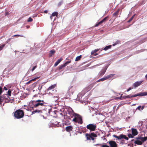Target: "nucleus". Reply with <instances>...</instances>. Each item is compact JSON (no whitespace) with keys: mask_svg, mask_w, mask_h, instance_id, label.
<instances>
[{"mask_svg":"<svg viewBox=\"0 0 147 147\" xmlns=\"http://www.w3.org/2000/svg\"><path fill=\"white\" fill-rule=\"evenodd\" d=\"M24 116V112L22 110L18 109L14 113V116L17 119L22 118Z\"/></svg>","mask_w":147,"mask_h":147,"instance_id":"nucleus-1","label":"nucleus"},{"mask_svg":"<svg viewBox=\"0 0 147 147\" xmlns=\"http://www.w3.org/2000/svg\"><path fill=\"white\" fill-rule=\"evenodd\" d=\"M136 140H135L134 143L138 145H141L143 143L147 140V137H136Z\"/></svg>","mask_w":147,"mask_h":147,"instance_id":"nucleus-2","label":"nucleus"},{"mask_svg":"<svg viewBox=\"0 0 147 147\" xmlns=\"http://www.w3.org/2000/svg\"><path fill=\"white\" fill-rule=\"evenodd\" d=\"M85 136L87 140H90L91 139L92 140H94L95 139L94 138L96 137L97 135L94 132H92L89 134L86 133L85 134Z\"/></svg>","mask_w":147,"mask_h":147,"instance_id":"nucleus-3","label":"nucleus"},{"mask_svg":"<svg viewBox=\"0 0 147 147\" xmlns=\"http://www.w3.org/2000/svg\"><path fill=\"white\" fill-rule=\"evenodd\" d=\"M72 121L75 123H78L80 124H82L83 121L81 116L78 114L73 119Z\"/></svg>","mask_w":147,"mask_h":147,"instance_id":"nucleus-4","label":"nucleus"},{"mask_svg":"<svg viewBox=\"0 0 147 147\" xmlns=\"http://www.w3.org/2000/svg\"><path fill=\"white\" fill-rule=\"evenodd\" d=\"M147 95V92H140L139 93L134 95H131V94H129L126 96V97L127 98H131L132 97H134L137 96H146Z\"/></svg>","mask_w":147,"mask_h":147,"instance_id":"nucleus-5","label":"nucleus"},{"mask_svg":"<svg viewBox=\"0 0 147 147\" xmlns=\"http://www.w3.org/2000/svg\"><path fill=\"white\" fill-rule=\"evenodd\" d=\"M113 136L114 137L116 138V140L118 139L119 140L124 139L127 140L129 139L125 135L123 134H121L119 136H117L115 134L113 135Z\"/></svg>","mask_w":147,"mask_h":147,"instance_id":"nucleus-6","label":"nucleus"},{"mask_svg":"<svg viewBox=\"0 0 147 147\" xmlns=\"http://www.w3.org/2000/svg\"><path fill=\"white\" fill-rule=\"evenodd\" d=\"M89 130L90 132L95 131L96 128V124H90L87 125L86 127Z\"/></svg>","mask_w":147,"mask_h":147,"instance_id":"nucleus-7","label":"nucleus"},{"mask_svg":"<svg viewBox=\"0 0 147 147\" xmlns=\"http://www.w3.org/2000/svg\"><path fill=\"white\" fill-rule=\"evenodd\" d=\"M35 103H34V107H36L40 105L43 106L44 105V102L43 100H38L35 101Z\"/></svg>","mask_w":147,"mask_h":147,"instance_id":"nucleus-8","label":"nucleus"},{"mask_svg":"<svg viewBox=\"0 0 147 147\" xmlns=\"http://www.w3.org/2000/svg\"><path fill=\"white\" fill-rule=\"evenodd\" d=\"M68 114L71 117H75L77 114L75 113L71 108L68 110Z\"/></svg>","mask_w":147,"mask_h":147,"instance_id":"nucleus-9","label":"nucleus"},{"mask_svg":"<svg viewBox=\"0 0 147 147\" xmlns=\"http://www.w3.org/2000/svg\"><path fill=\"white\" fill-rule=\"evenodd\" d=\"M108 16H107L104 18L102 20L100 21V22L97 23L94 26V27H96L100 25L102 23L107 21L108 19Z\"/></svg>","mask_w":147,"mask_h":147,"instance_id":"nucleus-10","label":"nucleus"},{"mask_svg":"<svg viewBox=\"0 0 147 147\" xmlns=\"http://www.w3.org/2000/svg\"><path fill=\"white\" fill-rule=\"evenodd\" d=\"M107 143L109 144L111 147H117V144L115 141L111 140L108 142Z\"/></svg>","mask_w":147,"mask_h":147,"instance_id":"nucleus-11","label":"nucleus"},{"mask_svg":"<svg viewBox=\"0 0 147 147\" xmlns=\"http://www.w3.org/2000/svg\"><path fill=\"white\" fill-rule=\"evenodd\" d=\"M10 98L7 94H4V100H5V102H9L10 101Z\"/></svg>","mask_w":147,"mask_h":147,"instance_id":"nucleus-12","label":"nucleus"},{"mask_svg":"<svg viewBox=\"0 0 147 147\" xmlns=\"http://www.w3.org/2000/svg\"><path fill=\"white\" fill-rule=\"evenodd\" d=\"M71 61H66L64 64L63 65H62L60 66H59V70H61L62 69L63 67H64L67 65V64L70 63Z\"/></svg>","mask_w":147,"mask_h":147,"instance_id":"nucleus-13","label":"nucleus"},{"mask_svg":"<svg viewBox=\"0 0 147 147\" xmlns=\"http://www.w3.org/2000/svg\"><path fill=\"white\" fill-rule=\"evenodd\" d=\"M142 82V81H141L136 82L134 83L133 86L135 88H136L140 86Z\"/></svg>","mask_w":147,"mask_h":147,"instance_id":"nucleus-14","label":"nucleus"},{"mask_svg":"<svg viewBox=\"0 0 147 147\" xmlns=\"http://www.w3.org/2000/svg\"><path fill=\"white\" fill-rule=\"evenodd\" d=\"M131 133L133 135L135 136L138 134V132L137 129H136L132 128L131 129Z\"/></svg>","mask_w":147,"mask_h":147,"instance_id":"nucleus-15","label":"nucleus"},{"mask_svg":"<svg viewBox=\"0 0 147 147\" xmlns=\"http://www.w3.org/2000/svg\"><path fill=\"white\" fill-rule=\"evenodd\" d=\"M73 127L72 126H69L66 127L65 130L67 131L70 132L72 130Z\"/></svg>","mask_w":147,"mask_h":147,"instance_id":"nucleus-16","label":"nucleus"},{"mask_svg":"<svg viewBox=\"0 0 147 147\" xmlns=\"http://www.w3.org/2000/svg\"><path fill=\"white\" fill-rule=\"evenodd\" d=\"M106 69H102L100 71L99 73V76H101L103 75L105 73Z\"/></svg>","mask_w":147,"mask_h":147,"instance_id":"nucleus-17","label":"nucleus"},{"mask_svg":"<svg viewBox=\"0 0 147 147\" xmlns=\"http://www.w3.org/2000/svg\"><path fill=\"white\" fill-rule=\"evenodd\" d=\"M56 86V84H54L52 85L51 86L48 88L47 89V91H49L53 89Z\"/></svg>","mask_w":147,"mask_h":147,"instance_id":"nucleus-18","label":"nucleus"},{"mask_svg":"<svg viewBox=\"0 0 147 147\" xmlns=\"http://www.w3.org/2000/svg\"><path fill=\"white\" fill-rule=\"evenodd\" d=\"M62 60V58H60L54 64V66H56Z\"/></svg>","mask_w":147,"mask_h":147,"instance_id":"nucleus-19","label":"nucleus"},{"mask_svg":"<svg viewBox=\"0 0 147 147\" xmlns=\"http://www.w3.org/2000/svg\"><path fill=\"white\" fill-rule=\"evenodd\" d=\"M42 113V111L41 110H36L33 111L32 113V114H34L36 113Z\"/></svg>","mask_w":147,"mask_h":147,"instance_id":"nucleus-20","label":"nucleus"},{"mask_svg":"<svg viewBox=\"0 0 147 147\" xmlns=\"http://www.w3.org/2000/svg\"><path fill=\"white\" fill-rule=\"evenodd\" d=\"M107 79V78L106 77V76L104 77L103 78L100 79L98 80L97 81V82H99L100 81H104L105 80H106Z\"/></svg>","mask_w":147,"mask_h":147,"instance_id":"nucleus-21","label":"nucleus"},{"mask_svg":"<svg viewBox=\"0 0 147 147\" xmlns=\"http://www.w3.org/2000/svg\"><path fill=\"white\" fill-rule=\"evenodd\" d=\"M111 45H108V46H106L103 49L104 50L106 51L109 49L111 48Z\"/></svg>","mask_w":147,"mask_h":147,"instance_id":"nucleus-22","label":"nucleus"},{"mask_svg":"<svg viewBox=\"0 0 147 147\" xmlns=\"http://www.w3.org/2000/svg\"><path fill=\"white\" fill-rule=\"evenodd\" d=\"M38 77H37V78H34V79H33L31 80H30L28 82H27L26 83V84H29L32 81H35L36 80V79H38Z\"/></svg>","mask_w":147,"mask_h":147,"instance_id":"nucleus-23","label":"nucleus"},{"mask_svg":"<svg viewBox=\"0 0 147 147\" xmlns=\"http://www.w3.org/2000/svg\"><path fill=\"white\" fill-rule=\"evenodd\" d=\"M99 50V49H95L94 50L92 51L91 53V55L94 54V53H96Z\"/></svg>","mask_w":147,"mask_h":147,"instance_id":"nucleus-24","label":"nucleus"},{"mask_svg":"<svg viewBox=\"0 0 147 147\" xmlns=\"http://www.w3.org/2000/svg\"><path fill=\"white\" fill-rule=\"evenodd\" d=\"M119 11V9H118L116 11L114 12L113 14V15L114 16H117Z\"/></svg>","mask_w":147,"mask_h":147,"instance_id":"nucleus-25","label":"nucleus"},{"mask_svg":"<svg viewBox=\"0 0 147 147\" xmlns=\"http://www.w3.org/2000/svg\"><path fill=\"white\" fill-rule=\"evenodd\" d=\"M115 75L114 74H109L107 76H106V77L107 78V79H108L109 78H111L112 77L114 76Z\"/></svg>","mask_w":147,"mask_h":147,"instance_id":"nucleus-26","label":"nucleus"},{"mask_svg":"<svg viewBox=\"0 0 147 147\" xmlns=\"http://www.w3.org/2000/svg\"><path fill=\"white\" fill-rule=\"evenodd\" d=\"M82 57V55H80L78 56L75 59L76 61H78L80 60Z\"/></svg>","mask_w":147,"mask_h":147,"instance_id":"nucleus-27","label":"nucleus"},{"mask_svg":"<svg viewBox=\"0 0 147 147\" xmlns=\"http://www.w3.org/2000/svg\"><path fill=\"white\" fill-rule=\"evenodd\" d=\"M58 13L57 12H53L52 13V16H56L57 17V16L58 15Z\"/></svg>","mask_w":147,"mask_h":147,"instance_id":"nucleus-28","label":"nucleus"},{"mask_svg":"<svg viewBox=\"0 0 147 147\" xmlns=\"http://www.w3.org/2000/svg\"><path fill=\"white\" fill-rule=\"evenodd\" d=\"M120 42H121L120 40H118L114 44H113V46H115L117 44L120 43Z\"/></svg>","mask_w":147,"mask_h":147,"instance_id":"nucleus-29","label":"nucleus"},{"mask_svg":"<svg viewBox=\"0 0 147 147\" xmlns=\"http://www.w3.org/2000/svg\"><path fill=\"white\" fill-rule=\"evenodd\" d=\"M5 45V44H4L0 46V51L2 50L3 49Z\"/></svg>","mask_w":147,"mask_h":147,"instance_id":"nucleus-30","label":"nucleus"},{"mask_svg":"<svg viewBox=\"0 0 147 147\" xmlns=\"http://www.w3.org/2000/svg\"><path fill=\"white\" fill-rule=\"evenodd\" d=\"M135 14L132 17L129 19V20L128 21V22H130L134 18L135 16Z\"/></svg>","mask_w":147,"mask_h":147,"instance_id":"nucleus-31","label":"nucleus"},{"mask_svg":"<svg viewBox=\"0 0 147 147\" xmlns=\"http://www.w3.org/2000/svg\"><path fill=\"white\" fill-rule=\"evenodd\" d=\"M8 96H11V91L10 90H9L7 92V93L6 94Z\"/></svg>","mask_w":147,"mask_h":147,"instance_id":"nucleus-32","label":"nucleus"},{"mask_svg":"<svg viewBox=\"0 0 147 147\" xmlns=\"http://www.w3.org/2000/svg\"><path fill=\"white\" fill-rule=\"evenodd\" d=\"M60 123V122H58L57 124H55V127H61V124H59Z\"/></svg>","mask_w":147,"mask_h":147,"instance_id":"nucleus-33","label":"nucleus"},{"mask_svg":"<svg viewBox=\"0 0 147 147\" xmlns=\"http://www.w3.org/2000/svg\"><path fill=\"white\" fill-rule=\"evenodd\" d=\"M55 52V51L53 49L50 51V53H51L52 55L54 54Z\"/></svg>","mask_w":147,"mask_h":147,"instance_id":"nucleus-34","label":"nucleus"},{"mask_svg":"<svg viewBox=\"0 0 147 147\" xmlns=\"http://www.w3.org/2000/svg\"><path fill=\"white\" fill-rule=\"evenodd\" d=\"M134 136L133 135L131 134H128V136L129 137V138H133L134 137Z\"/></svg>","mask_w":147,"mask_h":147,"instance_id":"nucleus-35","label":"nucleus"},{"mask_svg":"<svg viewBox=\"0 0 147 147\" xmlns=\"http://www.w3.org/2000/svg\"><path fill=\"white\" fill-rule=\"evenodd\" d=\"M33 21V19H32V18L30 17L28 19V20L27 21L28 22H32V21Z\"/></svg>","mask_w":147,"mask_h":147,"instance_id":"nucleus-36","label":"nucleus"},{"mask_svg":"<svg viewBox=\"0 0 147 147\" xmlns=\"http://www.w3.org/2000/svg\"><path fill=\"white\" fill-rule=\"evenodd\" d=\"M19 36L23 37V36H21L20 35H15L12 36V37H18Z\"/></svg>","mask_w":147,"mask_h":147,"instance_id":"nucleus-37","label":"nucleus"},{"mask_svg":"<svg viewBox=\"0 0 147 147\" xmlns=\"http://www.w3.org/2000/svg\"><path fill=\"white\" fill-rule=\"evenodd\" d=\"M37 67V65H36L35 66H34L33 67V68L32 70V71H33Z\"/></svg>","mask_w":147,"mask_h":147,"instance_id":"nucleus-38","label":"nucleus"},{"mask_svg":"<svg viewBox=\"0 0 147 147\" xmlns=\"http://www.w3.org/2000/svg\"><path fill=\"white\" fill-rule=\"evenodd\" d=\"M3 92V89L0 86V95Z\"/></svg>","mask_w":147,"mask_h":147,"instance_id":"nucleus-39","label":"nucleus"},{"mask_svg":"<svg viewBox=\"0 0 147 147\" xmlns=\"http://www.w3.org/2000/svg\"><path fill=\"white\" fill-rule=\"evenodd\" d=\"M101 147H110L108 145L106 144L102 145L101 146Z\"/></svg>","mask_w":147,"mask_h":147,"instance_id":"nucleus-40","label":"nucleus"},{"mask_svg":"<svg viewBox=\"0 0 147 147\" xmlns=\"http://www.w3.org/2000/svg\"><path fill=\"white\" fill-rule=\"evenodd\" d=\"M63 1H61L58 4V6H60L63 3Z\"/></svg>","mask_w":147,"mask_h":147,"instance_id":"nucleus-41","label":"nucleus"},{"mask_svg":"<svg viewBox=\"0 0 147 147\" xmlns=\"http://www.w3.org/2000/svg\"><path fill=\"white\" fill-rule=\"evenodd\" d=\"M38 83L37 82H36L34 83L33 84V85L34 86V87L36 86V85L37 84H38Z\"/></svg>","mask_w":147,"mask_h":147,"instance_id":"nucleus-42","label":"nucleus"},{"mask_svg":"<svg viewBox=\"0 0 147 147\" xmlns=\"http://www.w3.org/2000/svg\"><path fill=\"white\" fill-rule=\"evenodd\" d=\"M42 86H39L38 88V89L39 90H40L42 88Z\"/></svg>","mask_w":147,"mask_h":147,"instance_id":"nucleus-43","label":"nucleus"},{"mask_svg":"<svg viewBox=\"0 0 147 147\" xmlns=\"http://www.w3.org/2000/svg\"><path fill=\"white\" fill-rule=\"evenodd\" d=\"M141 107V106H139L137 108V109H138L139 110H140V108Z\"/></svg>","mask_w":147,"mask_h":147,"instance_id":"nucleus-44","label":"nucleus"},{"mask_svg":"<svg viewBox=\"0 0 147 147\" xmlns=\"http://www.w3.org/2000/svg\"><path fill=\"white\" fill-rule=\"evenodd\" d=\"M132 88H129L127 90V92H128L129 91V90H131Z\"/></svg>","mask_w":147,"mask_h":147,"instance_id":"nucleus-45","label":"nucleus"},{"mask_svg":"<svg viewBox=\"0 0 147 147\" xmlns=\"http://www.w3.org/2000/svg\"><path fill=\"white\" fill-rule=\"evenodd\" d=\"M3 89H4V90H7V88L6 87H5V86L3 88Z\"/></svg>","mask_w":147,"mask_h":147,"instance_id":"nucleus-46","label":"nucleus"},{"mask_svg":"<svg viewBox=\"0 0 147 147\" xmlns=\"http://www.w3.org/2000/svg\"><path fill=\"white\" fill-rule=\"evenodd\" d=\"M127 96H123V98H124V99L127 98L126 97Z\"/></svg>","mask_w":147,"mask_h":147,"instance_id":"nucleus-47","label":"nucleus"},{"mask_svg":"<svg viewBox=\"0 0 147 147\" xmlns=\"http://www.w3.org/2000/svg\"><path fill=\"white\" fill-rule=\"evenodd\" d=\"M98 54L97 53H94V54H93V55L94 56H96L97 55H98Z\"/></svg>","mask_w":147,"mask_h":147,"instance_id":"nucleus-48","label":"nucleus"},{"mask_svg":"<svg viewBox=\"0 0 147 147\" xmlns=\"http://www.w3.org/2000/svg\"><path fill=\"white\" fill-rule=\"evenodd\" d=\"M53 55H52V54H51V53H50V54H49V57H52V56Z\"/></svg>","mask_w":147,"mask_h":147,"instance_id":"nucleus-49","label":"nucleus"},{"mask_svg":"<svg viewBox=\"0 0 147 147\" xmlns=\"http://www.w3.org/2000/svg\"><path fill=\"white\" fill-rule=\"evenodd\" d=\"M47 12H48L47 10H45L44 11V12L45 13H47Z\"/></svg>","mask_w":147,"mask_h":147,"instance_id":"nucleus-50","label":"nucleus"},{"mask_svg":"<svg viewBox=\"0 0 147 147\" xmlns=\"http://www.w3.org/2000/svg\"><path fill=\"white\" fill-rule=\"evenodd\" d=\"M52 16H50V18L51 19V20H52L53 18H52Z\"/></svg>","mask_w":147,"mask_h":147,"instance_id":"nucleus-51","label":"nucleus"},{"mask_svg":"<svg viewBox=\"0 0 147 147\" xmlns=\"http://www.w3.org/2000/svg\"><path fill=\"white\" fill-rule=\"evenodd\" d=\"M144 107L142 106L141 108V110H142L144 109Z\"/></svg>","mask_w":147,"mask_h":147,"instance_id":"nucleus-52","label":"nucleus"},{"mask_svg":"<svg viewBox=\"0 0 147 147\" xmlns=\"http://www.w3.org/2000/svg\"><path fill=\"white\" fill-rule=\"evenodd\" d=\"M11 38H9V39L7 40H8L9 42L11 40Z\"/></svg>","mask_w":147,"mask_h":147,"instance_id":"nucleus-53","label":"nucleus"},{"mask_svg":"<svg viewBox=\"0 0 147 147\" xmlns=\"http://www.w3.org/2000/svg\"><path fill=\"white\" fill-rule=\"evenodd\" d=\"M8 12H6V13H5V15H7V14H8Z\"/></svg>","mask_w":147,"mask_h":147,"instance_id":"nucleus-54","label":"nucleus"},{"mask_svg":"<svg viewBox=\"0 0 147 147\" xmlns=\"http://www.w3.org/2000/svg\"><path fill=\"white\" fill-rule=\"evenodd\" d=\"M8 42H9L8 41V40H7L6 41V43H8Z\"/></svg>","mask_w":147,"mask_h":147,"instance_id":"nucleus-55","label":"nucleus"},{"mask_svg":"<svg viewBox=\"0 0 147 147\" xmlns=\"http://www.w3.org/2000/svg\"><path fill=\"white\" fill-rule=\"evenodd\" d=\"M145 77L146 78V79H147V74L146 75Z\"/></svg>","mask_w":147,"mask_h":147,"instance_id":"nucleus-56","label":"nucleus"},{"mask_svg":"<svg viewBox=\"0 0 147 147\" xmlns=\"http://www.w3.org/2000/svg\"><path fill=\"white\" fill-rule=\"evenodd\" d=\"M146 128L147 129V124L146 125Z\"/></svg>","mask_w":147,"mask_h":147,"instance_id":"nucleus-57","label":"nucleus"},{"mask_svg":"<svg viewBox=\"0 0 147 147\" xmlns=\"http://www.w3.org/2000/svg\"><path fill=\"white\" fill-rule=\"evenodd\" d=\"M99 144H96V145H99Z\"/></svg>","mask_w":147,"mask_h":147,"instance_id":"nucleus-58","label":"nucleus"},{"mask_svg":"<svg viewBox=\"0 0 147 147\" xmlns=\"http://www.w3.org/2000/svg\"><path fill=\"white\" fill-rule=\"evenodd\" d=\"M134 141V140H131L132 141Z\"/></svg>","mask_w":147,"mask_h":147,"instance_id":"nucleus-59","label":"nucleus"},{"mask_svg":"<svg viewBox=\"0 0 147 147\" xmlns=\"http://www.w3.org/2000/svg\"><path fill=\"white\" fill-rule=\"evenodd\" d=\"M118 108V107L117 108V109Z\"/></svg>","mask_w":147,"mask_h":147,"instance_id":"nucleus-60","label":"nucleus"}]
</instances>
